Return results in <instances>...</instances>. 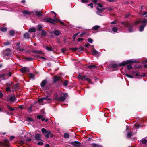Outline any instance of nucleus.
<instances>
[{
    "label": "nucleus",
    "mask_w": 147,
    "mask_h": 147,
    "mask_svg": "<svg viewBox=\"0 0 147 147\" xmlns=\"http://www.w3.org/2000/svg\"><path fill=\"white\" fill-rule=\"evenodd\" d=\"M62 51L63 53H64L65 52V51L66 50H65V49H62Z\"/></svg>",
    "instance_id": "64"
},
{
    "label": "nucleus",
    "mask_w": 147,
    "mask_h": 147,
    "mask_svg": "<svg viewBox=\"0 0 147 147\" xmlns=\"http://www.w3.org/2000/svg\"><path fill=\"white\" fill-rule=\"evenodd\" d=\"M78 78L80 79H83L84 80H86L89 83H90L91 82V80L90 79L85 78V76H81L80 75H78Z\"/></svg>",
    "instance_id": "4"
},
{
    "label": "nucleus",
    "mask_w": 147,
    "mask_h": 147,
    "mask_svg": "<svg viewBox=\"0 0 147 147\" xmlns=\"http://www.w3.org/2000/svg\"><path fill=\"white\" fill-rule=\"evenodd\" d=\"M142 142L143 144H146L147 142V140L145 139H143L142 140Z\"/></svg>",
    "instance_id": "25"
},
{
    "label": "nucleus",
    "mask_w": 147,
    "mask_h": 147,
    "mask_svg": "<svg viewBox=\"0 0 147 147\" xmlns=\"http://www.w3.org/2000/svg\"><path fill=\"white\" fill-rule=\"evenodd\" d=\"M100 26L98 25H95L92 28L93 30H96L100 28Z\"/></svg>",
    "instance_id": "13"
},
{
    "label": "nucleus",
    "mask_w": 147,
    "mask_h": 147,
    "mask_svg": "<svg viewBox=\"0 0 147 147\" xmlns=\"http://www.w3.org/2000/svg\"><path fill=\"white\" fill-rule=\"evenodd\" d=\"M112 66L113 68H115L117 67V65L116 64H114Z\"/></svg>",
    "instance_id": "57"
},
{
    "label": "nucleus",
    "mask_w": 147,
    "mask_h": 147,
    "mask_svg": "<svg viewBox=\"0 0 147 147\" xmlns=\"http://www.w3.org/2000/svg\"><path fill=\"white\" fill-rule=\"evenodd\" d=\"M96 67L93 65H90L88 66V67L90 68H94Z\"/></svg>",
    "instance_id": "40"
},
{
    "label": "nucleus",
    "mask_w": 147,
    "mask_h": 147,
    "mask_svg": "<svg viewBox=\"0 0 147 147\" xmlns=\"http://www.w3.org/2000/svg\"><path fill=\"white\" fill-rule=\"evenodd\" d=\"M23 13L24 15H25L26 14H30V12L28 11L25 10L23 12Z\"/></svg>",
    "instance_id": "19"
},
{
    "label": "nucleus",
    "mask_w": 147,
    "mask_h": 147,
    "mask_svg": "<svg viewBox=\"0 0 147 147\" xmlns=\"http://www.w3.org/2000/svg\"><path fill=\"white\" fill-rule=\"evenodd\" d=\"M41 136L39 134H36L35 135V138L38 140H40L41 139Z\"/></svg>",
    "instance_id": "12"
},
{
    "label": "nucleus",
    "mask_w": 147,
    "mask_h": 147,
    "mask_svg": "<svg viewBox=\"0 0 147 147\" xmlns=\"http://www.w3.org/2000/svg\"><path fill=\"white\" fill-rule=\"evenodd\" d=\"M60 97H59L57 95L55 97L54 99L56 100L59 101V98Z\"/></svg>",
    "instance_id": "35"
},
{
    "label": "nucleus",
    "mask_w": 147,
    "mask_h": 147,
    "mask_svg": "<svg viewBox=\"0 0 147 147\" xmlns=\"http://www.w3.org/2000/svg\"><path fill=\"white\" fill-rule=\"evenodd\" d=\"M28 120L30 121H33V119L32 118H28Z\"/></svg>",
    "instance_id": "59"
},
{
    "label": "nucleus",
    "mask_w": 147,
    "mask_h": 147,
    "mask_svg": "<svg viewBox=\"0 0 147 147\" xmlns=\"http://www.w3.org/2000/svg\"><path fill=\"white\" fill-rule=\"evenodd\" d=\"M125 75L128 77L130 78H133V76L130 75L128 74H126Z\"/></svg>",
    "instance_id": "44"
},
{
    "label": "nucleus",
    "mask_w": 147,
    "mask_h": 147,
    "mask_svg": "<svg viewBox=\"0 0 147 147\" xmlns=\"http://www.w3.org/2000/svg\"><path fill=\"white\" fill-rule=\"evenodd\" d=\"M60 34V32L58 30H55L54 31V34L56 36H58Z\"/></svg>",
    "instance_id": "16"
},
{
    "label": "nucleus",
    "mask_w": 147,
    "mask_h": 147,
    "mask_svg": "<svg viewBox=\"0 0 147 147\" xmlns=\"http://www.w3.org/2000/svg\"><path fill=\"white\" fill-rule=\"evenodd\" d=\"M44 98H45L44 100H45L47 102H51V99L49 98L48 96H47L45 97H44Z\"/></svg>",
    "instance_id": "15"
},
{
    "label": "nucleus",
    "mask_w": 147,
    "mask_h": 147,
    "mask_svg": "<svg viewBox=\"0 0 147 147\" xmlns=\"http://www.w3.org/2000/svg\"><path fill=\"white\" fill-rule=\"evenodd\" d=\"M98 6L100 7H103V5L101 4L98 3L97 4Z\"/></svg>",
    "instance_id": "55"
},
{
    "label": "nucleus",
    "mask_w": 147,
    "mask_h": 147,
    "mask_svg": "<svg viewBox=\"0 0 147 147\" xmlns=\"http://www.w3.org/2000/svg\"><path fill=\"white\" fill-rule=\"evenodd\" d=\"M98 53V52L95 50H94L93 51L92 54L93 55H97Z\"/></svg>",
    "instance_id": "20"
},
{
    "label": "nucleus",
    "mask_w": 147,
    "mask_h": 147,
    "mask_svg": "<svg viewBox=\"0 0 147 147\" xmlns=\"http://www.w3.org/2000/svg\"><path fill=\"white\" fill-rule=\"evenodd\" d=\"M83 40V39L82 38H79L78 40V41L79 42H80Z\"/></svg>",
    "instance_id": "60"
},
{
    "label": "nucleus",
    "mask_w": 147,
    "mask_h": 147,
    "mask_svg": "<svg viewBox=\"0 0 147 147\" xmlns=\"http://www.w3.org/2000/svg\"><path fill=\"white\" fill-rule=\"evenodd\" d=\"M29 75H30V78H34V76L33 74H30Z\"/></svg>",
    "instance_id": "50"
},
{
    "label": "nucleus",
    "mask_w": 147,
    "mask_h": 147,
    "mask_svg": "<svg viewBox=\"0 0 147 147\" xmlns=\"http://www.w3.org/2000/svg\"><path fill=\"white\" fill-rule=\"evenodd\" d=\"M71 144L75 147H79L80 146V143L78 141L71 142Z\"/></svg>",
    "instance_id": "7"
},
{
    "label": "nucleus",
    "mask_w": 147,
    "mask_h": 147,
    "mask_svg": "<svg viewBox=\"0 0 147 147\" xmlns=\"http://www.w3.org/2000/svg\"><path fill=\"white\" fill-rule=\"evenodd\" d=\"M79 34V33H77L75 34L73 36V40L74 41L75 40V38L76 37L78 36V34Z\"/></svg>",
    "instance_id": "23"
},
{
    "label": "nucleus",
    "mask_w": 147,
    "mask_h": 147,
    "mask_svg": "<svg viewBox=\"0 0 147 147\" xmlns=\"http://www.w3.org/2000/svg\"><path fill=\"white\" fill-rule=\"evenodd\" d=\"M86 34L85 33H84V32H83V33H81L80 34V36L81 37L84 34Z\"/></svg>",
    "instance_id": "61"
},
{
    "label": "nucleus",
    "mask_w": 147,
    "mask_h": 147,
    "mask_svg": "<svg viewBox=\"0 0 147 147\" xmlns=\"http://www.w3.org/2000/svg\"><path fill=\"white\" fill-rule=\"evenodd\" d=\"M32 51L33 52L36 53H40L41 51L36 50H32Z\"/></svg>",
    "instance_id": "22"
},
{
    "label": "nucleus",
    "mask_w": 147,
    "mask_h": 147,
    "mask_svg": "<svg viewBox=\"0 0 147 147\" xmlns=\"http://www.w3.org/2000/svg\"><path fill=\"white\" fill-rule=\"evenodd\" d=\"M132 135V133L131 132H128L127 134V137H130Z\"/></svg>",
    "instance_id": "42"
},
{
    "label": "nucleus",
    "mask_w": 147,
    "mask_h": 147,
    "mask_svg": "<svg viewBox=\"0 0 147 147\" xmlns=\"http://www.w3.org/2000/svg\"><path fill=\"white\" fill-rule=\"evenodd\" d=\"M92 147H100V146H99L98 145L94 144H93Z\"/></svg>",
    "instance_id": "51"
},
{
    "label": "nucleus",
    "mask_w": 147,
    "mask_h": 147,
    "mask_svg": "<svg viewBox=\"0 0 147 147\" xmlns=\"http://www.w3.org/2000/svg\"><path fill=\"white\" fill-rule=\"evenodd\" d=\"M87 40L88 42L90 43H92L93 42L91 38H88Z\"/></svg>",
    "instance_id": "39"
},
{
    "label": "nucleus",
    "mask_w": 147,
    "mask_h": 147,
    "mask_svg": "<svg viewBox=\"0 0 147 147\" xmlns=\"http://www.w3.org/2000/svg\"><path fill=\"white\" fill-rule=\"evenodd\" d=\"M46 49L49 51H51L53 50L52 48L51 47H46Z\"/></svg>",
    "instance_id": "33"
},
{
    "label": "nucleus",
    "mask_w": 147,
    "mask_h": 147,
    "mask_svg": "<svg viewBox=\"0 0 147 147\" xmlns=\"http://www.w3.org/2000/svg\"><path fill=\"white\" fill-rule=\"evenodd\" d=\"M96 9L97 11L96 12V13L98 15L101 16H102V15H101L100 14V13L102 12L105 10L106 9V8H102V9H100L98 7H97Z\"/></svg>",
    "instance_id": "6"
},
{
    "label": "nucleus",
    "mask_w": 147,
    "mask_h": 147,
    "mask_svg": "<svg viewBox=\"0 0 147 147\" xmlns=\"http://www.w3.org/2000/svg\"><path fill=\"white\" fill-rule=\"evenodd\" d=\"M67 94L65 93L63 94V96H61L59 98V101H64L66 98L67 97Z\"/></svg>",
    "instance_id": "8"
},
{
    "label": "nucleus",
    "mask_w": 147,
    "mask_h": 147,
    "mask_svg": "<svg viewBox=\"0 0 147 147\" xmlns=\"http://www.w3.org/2000/svg\"><path fill=\"white\" fill-rule=\"evenodd\" d=\"M7 107L8 109L10 111H12L14 110V109L12 108L11 107H10L9 105H8L7 106Z\"/></svg>",
    "instance_id": "32"
},
{
    "label": "nucleus",
    "mask_w": 147,
    "mask_h": 147,
    "mask_svg": "<svg viewBox=\"0 0 147 147\" xmlns=\"http://www.w3.org/2000/svg\"><path fill=\"white\" fill-rule=\"evenodd\" d=\"M25 59L26 60L29 61H32L33 60V59L31 57H26Z\"/></svg>",
    "instance_id": "29"
},
{
    "label": "nucleus",
    "mask_w": 147,
    "mask_h": 147,
    "mask_svg": "<svg viewBox=\"0 0 147 147\" xmlns=\"http://www.w3.org/2000/svg\"><path fill=\"white\" fill-rule=\"evenodd\" d=\"M93 4L92 3H90V4H88L87 5L88 6H90L91 8H93Z\"/></svg>",
    "instance_id": "43"
},
{
    "label": "nucleus",
    "mask_w": 147,
    "mask_h": 147,
    "mask_svg": "<svg viewBox=\"0 0 147 147\" xmlns=\"http://www.w3.org/2000/svg\"><path fill=\"white\" fill-rule=\"evenodd\" d=\"M9 142L7 140H6L3 142H0V145H3L5 146H9Z\"/></svg>",
    "instance_id": "5"
},
{
    "label": "nucleus",
    "mask_w": 147,
    "mask_h": 147,
    "mask_svg": "<svg viewBox=\"0 0 147 147\" xmlns=\"http://www.w3.org/2000/svg\"><path fill=\"white\" fill-rule=\"evenodd\" d=\"M84 49L82 47H80L78 49V51L79 52H81Z\"/></svg>",
    "instance_id": "45"
},
{
    "label": "nucleus",
    "mask_w": 147,
    "mask_h": 147,
    "mask_svg": "<svg viewBox=\"0 0 147 147\" xmlns=\"http://www.w3.org/2000/svg\"><path fill=\"white\" fill-rule=\"evenodd\" d=\"M127 68L128 69L130 70L132 69V67L131 65H127Z\"/></svg>",
    "instance_id": "38"
},
{
    "label": "nucleus",
    "mask_w": 147,
    "mask_h": 147,
    "mask_svg": "<svg viewBox=\"0 0 147 147\" xmlns=\"http://www.w3.org/2000/svg\"><path fill=\"white\" fill-rule=\"evenodd\" d=\"M14 138V136H11L10 137V140H12Z\"/></svg>",
    "instance_id": "56"
},
{
    "label": "nucleus",
    "mask_w": 147,
    "mask_h": 147,
    "mask_svg": "<svg viewBox=\"0 0 147 147\" xmlns=\"http://www.w3.org/2000/svg\"><path fill=\"white\" fill-rule=\"evenodd\" d=\"M61 79V78L60 76H55L53 79V82H56L57 81H58L59 80H60Z\"/></svg>",
    "instance_id": "11"
},
{
    "label": "nucleus",
    "mask_w": 147,
    "mask_h": 147,
    "mask_svg": "<svg viewBox=\"0 0 147 147\" xmlns=\"http://www.w3.org/2000/svg\"><path fill=\"white\" fill-rule=\"evenodd\" d=\"M44 98H41L39 99L38 100V102L39 103H41L44 100Z\"/></svg>",
    "instance_id": "26"
},
{
    "label": "nucleus",
    "mask_w": 147,
    "mask_h": 147,
    "mask_svg": "<svg viewBox=\"0 0 147 147\" xmlns=\"http://www.w3.org/2000/svg\"><path fill=\"white\" fill-rule=\"evenodd\" d=\"M94 3H96L97 2V0H91Z\"/></svg>",
    "instance_id": "58"
},
{
    "label": "nucleus",
    "mask_w": 147,
    "mask_h": 147,
    "mask_svg": "<svg viewBox=\"0 0 147 147\" xmlns=\"http://www.w3.org/2000/svg\"><path fill=\"white\" fill-rule=\"evenodd\" d=\"M43 20L45 21L53 23H54V22H60L61 24L62 25L64 24V23L63 22L60 21L59 20L51 19L49 17H48L45 18Z\"/></svg>",
    "instance_id": "2"
},
{
    "label": "nucleus",
    "mask_w": 147,
    "mask_h": 147,
    "mask_svg": "<svg viewBox=\"0 0 147 147\" xmlns=\"http://www.w3.org/2000/svg\"><path fill=\"white\" fill-rule=\"evenodd\" d=\"M47 133L48 134H47L45 136L47 138H48L49 137V135L51 134L50 132L49 131Z\"/></svg>",
    "instance_id": "49"
},
{
    "label": "nucleus",
    "mask_w": 147,
    "mask_h": 147,
    "mask_svg": "<svg viewBox=\"0 0 147 147\" xmlns=\"http://www.w3.org/2000/svg\"><path fill=\"white\" fill-rule=\"evenodd\" d=\"M134 63V62L131 60H127L125 61H124L120 63L119 65L120 66H123L129 63Z\"/></svg>",
    "instance_id": "3"
},
{
    "label": "nucleus",
    "mask_w": 147,
    "mask_h": 147,
    "mask_svg": "<svg viewBox=\"0 0 147 147\" xmlns=\"http://www.w3.org/2000/svg\"><path fill=\"white\" fill-rule=\"evenodd\" d=\"M90 45L89 44H87L85 45V46L86 47H88Z\"/></svg>",
    "instance_id": "62"
},
{
    "label": "nucleus",
    "mask_w": 147,
    "mask_h": 147,
    "mask_svg": "<svg viewBox=\"0 0 147 147\" xmlns=\"http://www.w3.org/2000/svg\"><path fill=\"white\" fill-rule=\"evenodd\" d=\"M78 49V48H72L71 49V50H72V51H76L77 49Z\"/></svg>",
    "instance_id": "46"
},
{
    "label": "nucleus",
    "mask_w": 147,
    "mask_h": 147,
    "mask_svg": "<svg viewBox=\"0 0 147 147\" xmlns=\"http://www.w3.org/2000/svg\"><path fill=\"white\" fill-rule=\"evenodd\" d=\"M41 131L43 133H48V131H47L46 129L45 128H42L41 129Z\"/></svg>",
    "instance_id": "34"
},
{
    "label": "nucleus",
    "mask_w": 147,
    "mask_h": 147,
    "mask_svg": "<svg viewBox=\"0 0 147 147\" xmlns=\"http://www.w3.org/2000/svg\"><path fill=\"white\" fill-rule=\"evenodd\" d=\"M16 100V99L14 96H11L9 99V100L11 101V102H14Z\"/></svg>",
    "instance_id": "14"
},
{
    "label": "nucleus",
    "mask_w": 147,
    "mask_h": 147,
    "mask_svg": "<svg viewBox=\"0 0 147 147\" xmlns=\"http://www.w3.org/2000/svg\"><path fill=\"white\" fill-rule=\"evenodd\" d=\"M35 13L38 16L42 15V13L40 11H36L35 12Z\"/></svg>",
    "instance_id": "21"
},
{
    "label": "nucleus",
    "mask_w": 147,
    "mask_h": 147,
    "mask_svg": "<svg viewBox=\"0 0 147 147\" xmlns=\"http://www.w3.org/2000/svg\"><path fill=\"white\" fill-rule=\"evenodd\" d=\"M30 36L29 34L27 33H25L24 36V38H29Z\"/></svg>",
    "instance_id": "18"
},
{
    "label": "nucleus",
    "mask_w": 147,
    "mask_h": 147,
    "mask_svg": "<svg viewBox=\"0 0 147 147\" xmlns=\"http://www.w3.org/2000/svg\"><path fill=\"white\" fill-rule=\"evenodd\" d=\"M32 106H30L28 108V111L29 112H31L32 111Z\"/></svg>",
    "instance_id": "31"
},
{
    "label": "nucleus",
    "mask_w": 147,
    "mask_h": 147,
    "mask_svg": "<svg viewBox=\"0 0 147 147\" xmlns=\"http://www.w3.org/2000/svg\"><path fill=\"white\" fill-rule=\"evenodd\" d=\"M63 85L65 86H67V81H66L64 82L63 83Z\"/></svg>",
    "instance_id": "52"
},
{
    "label": "nucleus",
    "mask_w": 147,
    "mask_h": 147,
    "mask_svg": "<svg viewBox=\"0 0 147 147\" xmlns=\"http://www.w3.org/2000/svg\"><path fill=\"white\" fill-rule=\"evenodd\" d=\"M20 71L22 73H25L29 71V69L27 67H24L20 69Z\"/></svg>",
    "instance_id": "9"
},
{
    "label": "nucleus",
    "mask_w": 147,
    "mask_h": 147,
    "mask_svg": "<svg viewBox=\"0 0 147 147\" xmlns=\"http://www.w3.org/2000/svg\"><path fill=\"white\" fill-rule=\"evenodd\" d=\"M147 23V20L144 19L142 20L139 19L136 21L134 24H132L131 25L128 23L123 22L122 23L126 27L128 28L134 26L136 25L139 24H142V25L140 27L139 29L140 31L141 32L143 30L144 28L146 25Z\"/></svg>",
    "instance_id": "1"
},
{
    "label": "nucleus",
    "mask_w": 147,
    "mask_h": 147,
    "mask_svg": "<svg viewBox=\"0 0 147 147\" xmlns=\"http://www.w3.org/2000/svg\"><path fill=\"white\" fill-rule=\"evenodd\" d=\"M15 32L13 31H10L9 32V34L11 36H13L14 35Z\"/></svg>",
    "instance_id": "28"
},
{
    "label": "nucleus",
    "mask_w": 147,
    "mask_h": 147,
    "mask_svg": "<svg viewBox=\"0 0 147 147\" xmlns=\"http://www.w3.org/2000/svg\"><path fill=\"white\" fill-rule=\"evenodd\" d=\"M47 83V81L46 80H44L42 81L41 83V86L42 88H43L44 86Z\"/></svg>",
    "instance_id": "10"
},
{
    "label": "nucleus",
    "mask_w": 147,
    "mask_h": 147,
    "mask_svg": "<svg viewBox=\"0 0 147 147\" xmlns=\"http://www.w3.org/2000/svg\"><path fill=\"white\" fill-rule=\"evenodd\" d=\"M37 28L39 30H41L42 28V26L41 25H38V26Z\"/></svg>",
    "instance_id": "37"
},
{
    "label": "nucleus",
    "mask_w": 147,
    "mask_h": 147,
    "mask_svg": "<svg viewBox=\"0 0 147 147\" xmlns=\"http://www.w3.org/2000/svg\"><path fill=\"white\" fill-rule=\"evenodd\" d=\"M0 30L3 32H6L7 31V29L5 27H2L0 28Z\"/></svg>",
    "instance_id": "27"
},
{
    "label": "nucleus",
    "mask_w": 147,
    "mask_h": 147,
    "mask_svg": "<svg viewBox=\"0 0 147 147\" xmlns=\"http://www.w3.org/2000/svg\"><path fill=\"white\" fill-rule=\"evenodd\" d=\"M43 117V116L42 115H39L37 116V118L38 119H40L42 118Z\"/></svg>",
    "instance_id": "47"
},
{
    "label": "nucleus",
    "mask_w": 147,
    "mask_h": 147,
    "mask_svg": "<svg viewBox=\"0 0 147 147\" xmlns=\"http://www.w3.org/2000/svg\"><path fill=\"white\" fill-rule=\"evenodd\" d=\"M6 91L7 92H9L10 91V89L9 87H7L6 88Z\"/></svg>",
    "instance_id": "54"
},
{
    "label": "nucleus",
    "mask_w": 147,
    "mask_h": 147,
    "mask_svg": "<svg viewBox=\"0 0 147 147\" xmlns=\"http://www.w3.org/2000/svg\"><path fill=\"white\" fill-rule=\"evenodd\" d=\"M46 34V32L44 30H42L41 35L42 36H44Z\"/></svg>",
    "instance_id": "36"
},
{
    "label": "nucleus",
    "mask_w": 147,
    "mask_h": 147,
    "mask_svg": "<svg viewBox=\"0 0 147 147\" xmlns=\"http://www.w3.org/2000/svg\"><path fill=\"white\" fill-rule=\"evenodd\" d=\"M36 31V28H32L30 29L29 30V32H35Z\"/></svg>",
    "instance_id": "17"
},
{
    "label": "nucleus",
    "mask_w": 147,
    "mask_h": 147,
    "mask_svg": "<svg viewBox=\"0 0 147 147\" xmlns=\"http://www.w3.org/2000/svg\"><path fill=\"white\" fill-rule=\"evenodd\" d=\"M24 141L22 140H21L20 141L19 143L20 145H22L24 144Z\"/></svg>",
    "instance_id": "53"
},
{
    "label": "nucleus",
    "mask_w": 147,
    "mask_h": 147,
    "mask_svg": "<svg viewBox=\"0 0 147 147\" xmlns=\"http://www.w3.org/2000/svg\"><path fill=\"white\" fill-rule=\"evenodd\" d=\"M64 137L65 138H68L69 136V134L67 133H65L64 135Z\"/></svg>",
    "instance_id": "30"
},
{
    "label": "nucleus",
    "mask_w": 147,
    "mask_h": 147,
    "mask_svg": "<svg viewBox=\"0 0 147 147\" xmlns=\"http://www.w3.org/2000/svg\"><path fill=\"white\" fill-rule=\"evenodd\" d=\"M112 30L114 32H116L118 30V29L117 27H115L112 28Z\"/></svg>",
    "instance_id": "24"
},
{
    "label": "nucleus",
    "mask_w": 147,
    "mask_h": 147,
    "mask_svg": "<svg viewBox=\"0 0 147 147\" xmlns=\"http://www.w3.org/2000/svg\"><path fill=\"white\" fill-rule=\"evenodd\" d=\"M38 145H42L43 144V143L41 141H40L38 143Z\"/></svg>",
    "instance_id": "48"
},
{
    "label": "nucleus",
    "mask_w": 147,
    "mask_h": 147,
    "mask_svg": "<svg viewBox=\"0 0 147 147\" xmlns=\"http://www.w3.org/2000/svg\"><path fill=\"white\" fill-rule=\"evenodd\" d=\"M108 1L110 2H116L117 0H107Z\"/></svg>",
    "instance_id": "41"
},
{
    "label": "nucleus",
    "mask_w": 147,
    "mask_h": 147,
    "mask_svg": "<svg viewBox=\"0 0 147 147\" xmlns=\"http://www.w3.org/2000/svg\"><path fill=\"white\" fill-rule=\"evenodd\" d=\"M26 140L28 141H30L31 140V139L30 138H27L26 139Z\"/></svg>",
    "instance_id": "63"
}]
</instances>
